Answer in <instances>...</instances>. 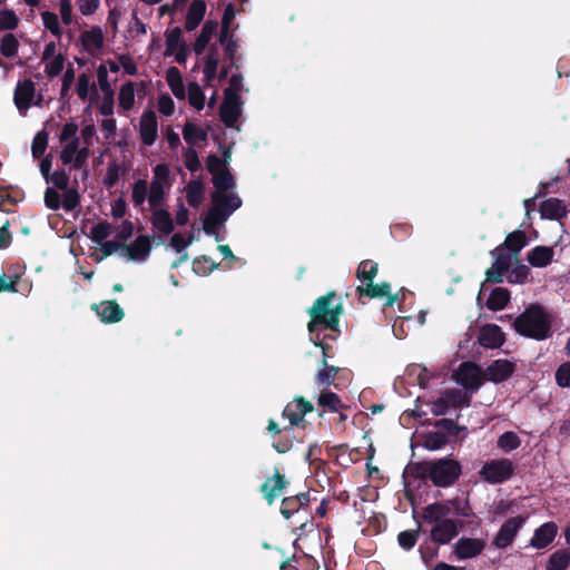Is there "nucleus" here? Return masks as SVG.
Returning a JSON list of instances; mask_svg holds the SVG:
<instances>
[{"label":"nucleus","mask_w":570,"mask_h":570,"mask_svg":"<svg viewBox=\"0 0 570 570\" xmlns=\"http://www.w3.org/2000/svg\"><path fill=\"white\" fill-rule=\"evenodd\" d=\"M45 205L51 210H58L62 208V196L58 193V189L48 187L45 191Z\"/></svg>","instance_id":"obj_63"},{"label":"nucleus","mask_w":570,"mask_h":570,"mask_svg":"<svg viewBox=\"0 0 570 570\" xmlns=\"http://www.w3.org/2000/svg\"><path fill=\"white\" fill-rule=\"evenodd\" d=\"M539 210L542 218L559 219L566 215L567 207L558 198H548L541 203Z\"/></svg>","instance_id":"obj_30"},{"label":"nucleus","mask_w":570,"mask_h":570,"mask_svg":"<svg viewBox=\"0 0 570 570\" xmlns=\"http://www.w3.org/2000/svg\"><path fill=\"white\" fill-rule=\"evenodd\" d=\"M451 514L461 518H471L474 512L466 498L455 497L451 500H446Z\"/></svg>","instance_id":"obj_40"},{"label":"nucleus","mask_w":570,"mask_h":570,"mask_svg":"<svg viewBox=\"0 0 570 570\" xmlns=\"http://www.w3.org/2000/svg\"><path fill=\"white\" fill-rule=\"evenodd\" d=\"M41 19L45 28L57 39H60L62 36V27L59 21L58 14L52 11H42Z\"/></svg>","instance_id":"obj_46"},{"label":"nucleus","mask_w":570,"mask_h":570,"mask_svg":"<svg viewBox=\"0 0 570 570\" xmlns=\"http://www.w3.org/2000/svg\"><path fill=\"white\" fill-rule=\"evenodd\" d=\"M169 189L149 187L148 204L150 209L164 208Z\"/></svg>","instance_id":"obj_55"},{"label":"nucleus","mask_w":570,"mask_h":570,"mask_svg":"<svg viewBox=\"0 0 570 570\" xmlns=\"http://www.w3.org/2000/svg\"><path fill=\"white\" fill-rule=\"evenodd\" d=\"M91 308L106 324L118 323L125 317L124 309L115 299L102 301L99 304L95 303Z\"/></svg>","instance_id":"obj_19"},{"label":"nucleus","mask_w":570,"mask_h":570,"mask_svg":"<svg viewBox=\"0 0 570 570\" xmlns=\"http://www.w3.org/2000/svg\"><path fill=\"white\" fill-rule=\"evenodd\" d=\"M43 63H45V72L49 77H56L63 69L65 58L61 53H58L56 57L43 60Z\"/></svg>","instance_id":"obj_58"},{"label":"nucleus","mask_w":570,"mask_h":570,"mask_svg":"<svg viewBox=\"0 0 570 570\" xmlns=\"http://www.w3.org/2000/svg\"><path fill=\"white\" fill-rule=\"evenodd\" d=\"M515 371L514 363L509 360H495L485 370V377L493 383H501L512 376Z\"/></svg>","instance_id":"obj_21"},{"label":"nucleus","mask_w":570,"mask_h":570,"mask_svg":"<svg viewBox=\"0 0 570 570\" xmlns=\"http://www.w3.org/2000/svg\"><path fill=\"white\" fill-rule=\"evenodd\" d=\"M420 444L429 451H438L443 449L450 443L446 433L442 431H428L420 435Z\"/></svg>","instance_id":"obj_28"},{"label":"nucleus","mask_w":570,"mask_h":570,"mask_svg":"<svg viewBox=\"0 0 570 570\" xmlns=\"http://www.w3.org/2000/svg\"><path fill=\"white\" fill-rule=\"evenodd\" d=\"M435 431H442L446 433L448 438H456L461 431H465V426L458 425L451 419H440L433 423Z\"/></svg>","instance_id":"obj_51"},{"label":"nucleus","mask_w":570,"mask_h":570,"mask_svg":"<svg viewBox=\"0 0 570 570\" xmlns=\"http://www.w3.org/2000/svg\"><path fill=\"white\" fill-rule=\"evenodd\" d=\"M134 224L130 220H122L120 224L112 226V238L108 242L106 249H150L151 240L148 236H138L134 247H124V244L132 236Z\"/></svg>","instance_id":"obj_6"},{"label":"nucleus","mask_w":570,"mask_h":570,"mask_svg":"<svg viewBox=\"0 0 570 570\" xmlns=\"http://www.w3.org/2000/svg\"><path fill=\"white\" fill-rule=\"evenodd\" d=\"M242 115V101L239 95L233 89L227 88L224 92V101L220 106L222 121L230 128L236 127Z\"/></svg>","instance_id":"obj_11"},{"label":"nucleus","mask_w":570,"mask_h":570,"mask_svg":"<svg viewBox=\"0 0 570 570\" xmlns=\"http://www.w3.org/2000/svg\"><path fill=\"white\" fill-rule=\"evenodd\" d=\"M515 466L510 459H493L487 461L481 470L480 476L490 484H502L514 474Z\"/></svg>","instance_id":"obj_7"},{"label":"nucleus","mask_w":570,"mask_h":570,"mask_svg":"<svg viewBox=\"0 0 570 570\" xmlns=\"http://www.w3.org/2000/svg\"><path fill=\"white\" fill-rule=\"evenodd\" d=\"M379 265L377 263L365 259L362 261L357 267L356 276L360 281L363 283H368L374 281L376 274H377Z\"/></svg>","instance_id":"obj_47"},{"label":"nucleus","mask_w":570,"mask_h":570,"mask_svg":"<svg viewBox=\"0 0 570 570\" xmlns=\"http://www.w3.org/2000/svg\"><path fill=\"white\" fill-rule=\"evenodd\" d=\"M149 184L145 179H138L132 185L131 202L136 208H142L146 200H148Z\"/></svg>","instance_id":"obj_42"},{"label":"nucleus","mask_w":570,"mask_h":570,"mask_svg":"<svg viewBox=\"0 0 570 570\" xmlns=\"http://www.w3.org/2000/svg\"><path fill=\"white\" fill-rule=\"evenodd\" d=\"M336 297L335 292H330L326 295L320 296L308 309L311 321L307 324L309 333H314L317 328H326V322L332 308V302Z\"/></svg>","instance_id":"obj_10"},{"label":"nucleus","mask_w":570,"mask_h":570,"mask_svg":"<svg viewBox=\"0 0 570 570\" xmlns=\"http://www.w3.org/2000/svg\"><path fill=\"white\" fill-rule=\"evenodd\" d=\"M513 327L521 336L544 341L552 336V317L542 305L531 304L514 320Z\"/></svg>","instance_id":"obj_4"},{"label":"nucleus","mask_w":570,"mask_h":570,"mask_svg":"<svg viewBox=\"0 0 570 570\" xmlns=\"http://www.w3.org/2000/svg\"><path fill=\"white\" fill-rule=\"evenodd\" d=\"M79 127L73 119H69L60 129L59 139V159L63 166L70 169L82 168L89 157L90 148L80 141Z\"/></svg>","instance_id":"obj_3"},{"label":"nucleus","mask_w":570,"mask_h":570,"mask_svg":"<svg viewBox=\"0 0 570 570\" xmlns=\"http://www.w3.org/2000/svg\"><path fill=\"white\" fill-rule=\"evenodd\" d=\"M444 396L454 409L470 406L471 403V397L460 390L445 391Z\"/></svg>","instance_id":"obj_53"},{"label":"nucleus","mask_w":570,"mask_h":570,"mask_svg":"<svg viewBox=\"0 0 570 570\" xmlns=\"http://www.w3.org/2000/svg\"><path fill=\"white\" fill-rule=\"evenodd\" d=\"M456 381L466 390L475 392L482 384L481 370L472 362H463L460 364L456 373Z\"/></svg>","instance_id":"obj_14"},{"label":"nucleus","mask_w":570,"mask_h":570,"mask_svg":"<svg viewBox=\"0 0 570 570\" xmlns=\"http://www.w3.org/2000/svg\"><path fill=\"white\" fill-rule=\"evenodd\" d=\"M170 170L166 164H158L153 169V179L149 184L151 188H165L170 189Z\"/></svg>","instance_id":"obj_38"},{"label":"nucleus","mask_w":570,"mask_h":570,"mask_svg":"<svg viewBox=\"0 0 570 570\" xmlns=\"http://www.w3.org/2000/svg\"><path fill=\"white\" fill-rule=\"evenodd\" d=\"M317 405L322 407L324 411H328L332 413L340 412L347 406L342 403L340 396L331 391H323L320 393L317 399Z\"/></svg>","instance_id":"obj_34"},{"label":"nucleus","mask_w":570,"mask_h":570,"mask_svg":"<svg viewBox=\"0 0 570 570\" xmlns=\"http://www.w3.org/2000/svg\"><path fill=\"white\" fill-rule=\"evenodd\" d=\"M151 210V224L154 228L161 234H170L174 229V223L170 214L165 208H156Z\"/></svg>","instance_id":"obj_32"},{"label":"nucleus","mask_w":570,"mask_h":570,"mask_svg":"<svg viewBox=\"0 0 570 570\" xmlns=\"http://www.w3.org/2000/svg\"><path fill=\"white\" fill-rule=\"evenodd\" d=\"M485 541L476 538L462 537L453 546V553L459 560L472 559L485 549Z\"/></svg>","instance_id":"obj_16"},{"label":"nucleus","mask_w":570,"mask_h":570,"mask_svg":"<svg viewBox=\"0 0 570 570\" xmlns=\"http://www.w3.org/2000/svg\"><path fill=\"white\" fill-rule=\"evenodd\" d=\"M204 197V186L200 180H191L186 186V199L187 203L193 206L197 207Z\"/></svg>","instance_id":"obj_45"},{"label":"nucleus","mask_w":570,"mask_h":570,"mask_svg":"<svg viewBox=\"0 0 570 570\" xmlns=\"http://www.w3.org/2000/svg\"><path fill=\"white\" fill-rule=\"evenodd\" d=\"M76 90L79 99L83 101L90 97V92L95 90V85L91 83L90 77L87 73L78 76Z\"/></svg>","instance_id":"obj_54"},{"label":"nucleus","mask_w":570,"mask_h":570,"mask_svg":"<svg viewBox=\"0 0 570 570\" xmlns=\"http://www.w3.org/2000/svg\"><path fill=\"white\" fill-rule=\"evenodd\" d=\"M219 61V55L216 49H210L203 58H202V70L204 73L205 86H212L213 80H215L217 76V67Z\"/></svg>","instance_id":"obj_27"},{"label":"nucleus","mask_w":570,"mask_h":570,"mask_svg":"<svg viewBox=\"0 0 570 570\" xmlns=\"http://www.w3.org/2000/svg\"><path fill=\"white\" fill-rule=\"evenodd\" d=\"M235 16H236V11H235L233 4H227L224 10V14H223V19H222V30H220V35H219L220 43H225L226 38L229 32V27H230L233 20L235 19Z\"/></svg>","instance_id":"obj_56"},{"label":"nucleus","mask_w":570,"mask_h":570,"mask_svg":"<svg viewBox=\"0 0 570 570\" xmlns=\"http://www.w3.org/2000/svg\"><path fill=\"white\" fill-rule=\"evenodd\" d=\"M49 183L53 185V188L63 191L62 208L66 212H72L79 206L80 195L76 188L69 186L70 177L65 169L55 170L49 177Z\"/></svg>","instance_id":"obj_9"},{"label":"nucleus","mask_w":570,"mask_h":570,"mask_svg":"<svg viewBox=\"0 0 570 570\" xmlns=\"http://www.w3.org/2000/svg\"><path fill=\"white\" fill-rule=\"evenodd\" d=\"M217 22L216 21H212V20H208L205 22V24L203 26L202 28V31L199 33V36L197 37L195 43H194V51L197 53V55H202L207 45L209 43L212 37L216 33L217 31Z\"/></svg>","instance_id":"obj_35"},{"label":"nucleus","mask_w":570,"mask_h":570,"mask_svg":"<svg viewBox=\"0 0 570 570\" xmlns=\"http://www.w3.org/2000/svg\"><path fill=\"white\" fill-rule=\"evenodd\" d=\"M527 519V515L521 514L508 519L494 535L492 544L498 549H505L510 547L519 530L524 525Z\"/></svg>","instance_id":"obj_12"},{"label":"nucleus","mask_w":570,"mask_h":570,"mask_svg":"<svg viewBox=\"0 0 570 570\" xmlns=\"http://www.w3.org/2000/svg\"><path fill=\"white\" fill-rule=\"evenodd\" d=\"M43 97L37 94L36 83L26 78L18 80L13 91V102L21 116H26L31 106H40Z\"/></svg>","instance_id":"obj_8"},{"label":"nucleus","mask_w":570,"mask_h":570,"mask_svg":"<svg viewBox=\"0 0 570 570\" xmlns=\"http://www.w3.org/2000/svg\"><path fill=\"white\" fill-rule=\"evenodd\" d=\"M554 252H528V262L533 267H544L552 262Z\"/></svg>","instance_id":"obj_60"},{"label":"nucleus","mask_w":570,"mask_h":570,"mask_svg":"<svg viewBox=\"0 0 570 570\" xmlns=\"http://www.w3.org/2000/svg\"><path fill=\"white\" fill-rule=\"evenodd\" d=\"M558 527L553 521L546 522L535 529L530 546L535 549L547 548L556 538Z\"/></svg>","instance_id":"obj_24"},{"label":"nucleus","mask_w":570,"mask_h":570,"mask_svg":"<svg viewBox=\"0 0 570 570\" xmlns=\"http://www.w3.org/2000/svg\"><path fill=\"white\" fill-rule=\"evenodd\" d=\"M145 88L146 83L144 81L140 82H134L128 81L120 86L119 92H118V102L119 107L124 111L131 110L135 106V97L136 94L139 95V92H142V96L145 95Z\"/></svg>","instance_id":"obj_22"},{"label":"nucleus","mask_w":570,"mask_h":570,"mask_svg":"<svg viewBox=\"0 0 570 570\" xmlns=\"http://www.w3.org/2000/svg\"><path fill=\"white\" fill-rule=\"evenodd\" d=\"M311 502L309 492H301L296 495L285 497L281 503V513L285 519H289L302 509L308 507Z\"/></svg>","instance_id":"obj_23"},{"label":"nucleus","mask_w":570,"mask_h":570,"mask_svg":"<svg viewBox=\"0 0 570 570\" xmlns=\"http://www.w3.org/2000/svg\"><path fill=\"white\" fill-rule=\"evenodd\" d=\"M19 19L14 11L3 9L0 11V30H14L18 27Z\"/></svg>","instance_id":"obj_61"},{"label":"nucleus","mask_w":570,"mask_h":570,"mask_svg":"<svg viewBox=\"0 0 570 570\" xmlns=\"http://www.w3.org/2000/svg\"><path fill=\"white\" fill-rule=\"evenodd\" d=\"M459 527H462V522L454 519H445L435 523L431 530V540L438 544H448L459 534Z\"/></svg>","instance_id":"obj_17"},{"label":"nucleus","mask_w":570,"mask_h":570,"mask_svg":"<svg viewBox=\"0 0 570 570\" xmlns=\"http://www.w3.org/2000/svg\"><path fill=\"white\" fill-rule=\"evenodd\" d=\"M294 403V405H286L282 413L284 417L288 419L292 428L298 426L304 421V416L314 410L313 404L303 396H296Z\"/></svg>","instance_id":"obj_18"},{"label":"nucleus","mask_w":570,"mask_h":570,"mask_svg":"<svg viewBox=\"0 0 570 570\" xmlns=\"http://www.w3.org/2000/svg\"><path fill=\"white\" fill-rule=\"evenodd\" d=\"M81 43L83 49L90 53H97L104 46V32L100 27H91L81 33Z\"/></svg>","instance_id":"obj_25"},{"label":"nucleus","mask_w":570,"mask_h":570,"mask_svg":"<svg viewBox=\"0 0 570 570\" xmlns=\"http://www.w3.org/2000/svg\"><path fill=\"white\" fill-rule=\"evenodd\" d=\"M166 81L173 95L177 99L183 100L186 98V88L184 85L183 75L178 68L170 67L167 69Z\"/></svg>","instance_id":"obj_31"},{"label":"nucleus","mask_w":570,"mask_h":570,"mask_svg":"<svg viewBox=\"0 0 570 570\" xmlns=\"http://www.w3.org/2000/svg\"><path fill=\"white\" fill-rule=\"evenodd\" d=\"M48 145V134L45 130H40L36 134L31 144V153L35 158H40Z\"/></svg>","instance_id":"obj_57"},{"label":"nucleus","mask_w":570,"mask_h":570,"mask_svg":"<svg viewBox=\"0 0 570 570\" xmlns=\"http://www.w3.org/2000/svg\"><path fill=\"white\" fill-rule=\"evenodd\" d=\"M289 482L285 474L281 473V471L275 468L273 475L266 479L261 485L259 491L268 505H272L275 500L283 494Z\"/></svg>","instance_id":"obj_13"},{"label":"nucleus","mask_w":570,"mask_h":570,"mask_svg":"<svg viewBox=\"0 0 570 570\" xmlns=\"http://www.w3.org/2000/svg\"><path fill=\"white\" fill-rule=\"evenodd\" d=\"M183 137L187 144L198 145L207 139V132L191 122H186L183 128Z\"/></svg>","instance_id":"obj_41"},{"label":"nucleus","mask_w":570,"mask_h":570,"mask_svg":"<svg viewBox=\"0 0 570 570\" xmlns=\"http://www.w3.org/2000/svg\"><path fill=\"white\" fill-rule=\"evenodd\" d=\"M314 560L307 557L293 556L281 563V570H314Z\"/></svg>","instance_id":"obj_43"},{"label":"nucleus","mask_w":570,"mask_h":570,"mask_svg":"<svg viewBox=\"0 0 570 570\" xmlns=\"http://www.w3.org/2000/svg\"><path fill=\"white\" fill-rule=\"evenodd\" d=\"M451 514V510L449 509V504L446 501L434 502L428 504L422 512V518L428 523H439Z\"/></svg>","instance_id":"obj_26"},{"label":"nucleus","mask_w":570,"mask_h":570,"mask_svg":"<svg viewBox=\"0 0 570 570\" xmlns=\"http://www.w3.org/2000/svg\"><path fill=\"white\" fill-rule=\"evenodd\" d=\"M356 292H357V295L360 298H362V297H368V298L384 297V292L381 291L380 285L375 284L373 281L366 283L365 286H357Z\"/></svg>","instance_id":"obj_62"},{"label":"nucleus","mask_w":570,"mask_h":570,"mask_svg":"<svg viewBox=\"0 0 570 570\" xmlns=\"http://www.w3.org/2000/svg\"><path fill=\"white\" fill-rule=\"evenodd\" d=\"M570 564V550L561 549L554 551L548 559L547 570H566Z\"/></svg>","instance_id":"obj_39"},{"label":"nucleus","mask_w":570,"mask_h":570,"mask_svg":"<svg viewBox=\"0 0 570 570\" xmlns=\"http://www.w3.org/2000/svg\"><path fill=\"white\" fill-rule=\"evenodd\" d=\"M528 245V237L523 230H514L510 233L504 243L495 249H522Z\"/></svg>","instance_id":"obj_44"},{"label":"nucleus","mask_w":570,"mask_h":570,"mask_svg":"<svg viewBox=\"0 0 570 570\" xmlns=\"http://www.w3.org/2000/svg\"><path fill=\"white\" fill-rule=\"evenodd\" d=\"M323 368L318 370L315 375V383L318 386L328 387L334 384V381L341 371L338 366L330 365L325 360L321 361Z\"/></svg>","instance_id":"obj_36"},{"label":"nucleus","mask_w":570,"mask_h":570,"mask_svg":"<svg viewBox=\"0 0 570 570\" xmlns=\"http://www.w3.org/2000/svg\"><path fill=\"white\" fill-rule=\"evenodd\" d=\"M510 301V292L504 287H495L491 291L487 307L490 311L497 312L503 309Z\"/></svg>","instance_id":"obj_37"},{"label":"nucleus","mask_w":570,"mask_h":570,"mask_svg":"<svg viewBox=\"0 0 570 570\" xmlns=\"http://www.w3.org/2000/svg\"><path fill=\"white\" fill-rule=\"evenodd\" d=\"M497 445L504 452H511L521 445V439L515 432L507 431L499 436Z\"/></svg>","instance_id":"obj_48"},{"label":"nucleus","mask_w":570,"mask_h":570,"mask_svg":"<svg viewBox=\"0 0 570 570\" xmlns=\"http://www.w3.org/2000/svg\"><path fill=\"white\" fill-rule=\"evenodd\" d=\"M462 474V464L452 456L434 460L410 462L403 478H412L422 482L430 481L436 488L453 487Z\"/></svg>","instance_id":"obj_2"},{"label":"nucleus","mask_w":570,"mask_h":570,"mask_svg":"<svg viewBox=\"0 0 570 570\" xmlns=\"http://www.w3.org/2000/svg\"><path fill=\"white\" fill-rule=\"evenodd\" d=\"M505 341L504 333L497 324H487L480 328L478 342L485 348H499Z\"/></svg>","instance_id":"obj_20"},{"label":"nucleus","mask_w":570,"mask_h":570,"mask_svg":"<svg viewBox=\"0 0 570 570\" xmlns=\"http://www.w3.org/2000/svg\"><path fill=\"white\" fill-rule=\"evenodd\" d=\"M419 529L417 530H405L397 534L399 546L405 550H411L417 542Z\"/></svg>","instance_id":"obj_59"},{"label":"nucleus","mask_w":570,"mask_h":570,"mask_svg":"<svg viewBox=\"0 0 570 570\" xmlns=\"http://www.w3.org/2000/svg\"><path fill=\"white\" fill-rule=\"evenodd\" d=\"M188 101L196 110H203L205 107V94L197 82L188 83Z\"/></svg>","instance_id":"obj_49"},{"label":"nucleus","mask_w":570,"mask_h":570,"mask_svg":"<svg viewBox=\"0 0 570 570\" xmlns=\"http://www.w3.org/2000/svg\"><path fill=\"white\" fill-rule=\"evenodd\" d=\"M206 2L204 0H194L187 11L185 28L187 31L195 30L203 21L206 13Z\"/></svg>","instance_id":"obj_29"},{"label":"nucleus","mask_w":570,"mask_h":570,"mask_svg":"<svg viewBox=\"0 0 570 570\" xmlns=\"http://www.w3.org/2000/svg\"><path fill=\"white\" fill-rule=\"evenodd\" d=\"M207 168L213 176L216 188L213 194V205L204 219V230L207 235H215L220 242L219 233L225 230V222L242 206V199L232 190L234 178L227 168V161L216 155L207 158Z\"/></svg>","instance_id":"obj_1"},{"label":"nucleus","mask_w":570,"mask_h":570,"mask_svg":"<svg viewBox=\"0 0 570 570\" xmlns=\"http://www.w3.org/2000/svg\"><path fill=\"white\" fill-rule=\"evenodd\" d=\"M19 50V41L13 33H6L0 40V52L6 58L17 56Z\"/></svg>","instance_id":"obj_50"},{"label":"nucleus","mask_w":570,"mask_h":570,"mask_svg":"<svg viewBox=\"0 0 570 570\" xmlns=\"http://www.w3.org/2000/svg\"><path fill=\"white\" fill-rule=\"evenodd\" d=\"M520 252H499L494 263L485 273L489 283H502L507 277L509 283L522 284L529 274V267L522 264Z\"/></svg>","instance_id":"obj_5"},{"label":"nucleus","mask_w":570,"mask_h":570,"mask_svg":"<svg viewBox=\"0 0 570 570\" xmlns=\"http://www.w3.org/2000/svg\"><path fill=\"white\" fill-rule=\"evenodd\" d=\"M217 267V263L210 257L200 255L193 261V271L197 275H207Z\"/></svg>","instance_id":"obj_52"},{"label":"nucleus","mask_w":570,"mask_h":570,"mask_svg":"<svg viewBox=\"0 0 570 570\" xmlns=\"http://www.w3.org/2000/svg\"><path fill=\"white\" fill-rule=\"evenodd\" d=\"M89 235L95 243L102 245V249H106L108 242L112 238V225L106 220L99 222L91 227Z\"/></svg>","instance_id":"obj_33"},{"label":"nucleus","mask_w":570,"mask_h":570,"mask_svg":"<svg viewBox=\"0 0 570 570\" xmlns=\"http://www.w3.org/2000/svg\"><path fill=\"white\" fill-rule=\"evenodd\" d=\"M138 132L141 139V142L150 147L153 146L158 138V120L155 111L145 110L138 122Z\"/></svg>","instance_id":"obj_15"},{"label":"nucleus","mask_w":570,"mask_h":570,"mask_svg":"<svg viewBox=\"0 0 570 570\" xmlns=\"http://www.w3.org/2000/svg\"><path fill=\"white\" fill-rule=\"evenodd\" d=\"M556 382L561 387H570V361L562 363L556 371Z\"/></svg>","instance_id":"obj_64"}]
</instances>
